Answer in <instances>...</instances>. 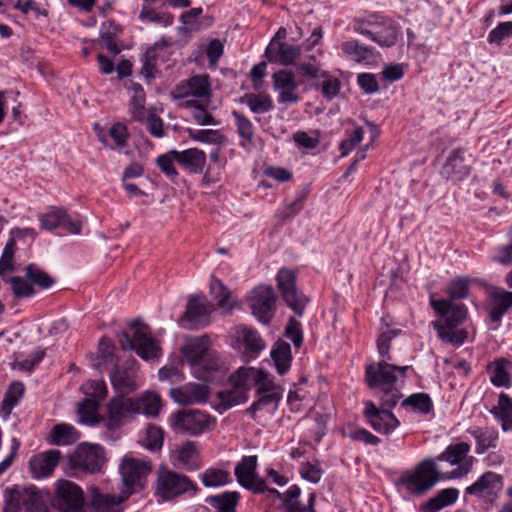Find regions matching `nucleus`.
<instances>
[{"label": "nucleus", "instance_id": "29", "mask_svg": "<svg viewBox=\"0 0 512 512\" xmlns=\"http://www.w3.org/2000/svg\"><path fill=\"white\" fill-rule=\"evenodd\" d=\"M61 457V452L56 449L48 450L33 456L29 461V467L34 478H44L54 471Z\"/></svg>", "mask_w": 512, "mask_h": 512}, {"label": "nucleus", "instance_id": "19", "mask_svg": "<svg viewBox=\"0 0 512 512\" xmlns=\"http://www.w3.org/2000/svg\"><path fill=\"white\" fill-rule=\"evenodd\" d=\"M257 456H244L235 467L239 484L254 493H264L266 483L256 474Z\"/></svg>", "mask_w": 512, "mask_h": 512}, {"label": "nucleus", "instance_id": "11", "mask_svg": "<svg viewBox=\"0 0 512 512\" xmlns=\"http://www.w3.org/2000/svg\"><path fill=\"white\" fill-rule=\"evenodd\" d=\"M55 496L60 512H87L83 490L76 483L66 479L57 480Z\"/></svg>", "mask_w": 512, "mask_h": 512}, {"label": "nucleus", "instance_id": "2", "mask_svg": "<svg viewBox=\"0 0 512 512\" xmlns=\"http://www.w3.org/2000/svg\"><path fill=\"white\" fill-rule=\"evenodd\" d=\"M389 361L381 360L367 365L365 380L368 387L375 390L383 405L395 407L402 398V393L396 385L406 378V372L410 367L397 366Z\"/></svg>", "mask_w": 512, "mask_h": 512}, {"label": "nucleus", "instance_id": "63", "mask_svg": "<svg viewBox=\"0 0 512 512\" xmlns=\"http://www.w3.org/2000/svg\"><path fill=\"white\" fill-rule=\"evenodd\" d=\"M321 78H323L321 84L322 95L328 100L333 99L339 93L340 90L339 79L334 76H331L325 71L321 74Z\"/></svg>", "mask_w": 512, "mask_h": 512}, {"label": "nucleus", "instance_id": "53", "mask_svg": "<svg viewBox=\"0 0 512 512\" xmlns=\"http://www.w3.org/2000/svg\"><path fill=\"white\" fill-rule=\"evenodd\" d=\"M82 392L86 398L96 399L98 402L103 400L108 393L106 383L103 380H89L82 384Z\"/></svg>", "mask_w": 512, "mask_h": 512}, {"label": "nucleus", "instance_id": "45", "mask_svg": "<svg viewBox=\"0 0 512 512\" xmlns=\"http://www.w3.org/2000/svg\"><path fill=\"white\" fill-rule=\"evenodd\" d=\"M99 403L96 399L85 398L78 404V413L82 423L96 425L102 420L98 412Z\"/></svg>", "mask_w": 512, "mask_h": 512}, {"label": "nucleus", "instance_id": "56", "mask_svg": "<svg viewBox=\"0 0 512 512\" xmlns=\"http://www.w3.org/2000/svg\"><path fill=\"white\" fill-rule=\"evenodd\" d=\"M163 441V430L156 425H148L142 438L143 445L149 450H158L162 447Z\"/></svg>", "mask_w": 512, "mask_h": 512}, {"label": "nucleus", "instance_id": "32", "mask_svg": "<svg viewBox=\"0 0 512 512\" xmlns=\"http://www.w3.org/2000/svg\"><path fill=\"white\" fill-rule=\"evenodd\" d=\"M174 453L179 467L187 471H194L200 467L199 452L194 442H185L178 446Z\"/></svg>", "mask_w": 512, "mask_h": 512}, {"label": "nucleus", "instance_id": "16", "mask_svg": "<svg viewBox=\"0 0 512 512\" xmlns=\"http://www.w3.org/2000/svg\"><path fill=\"white\" fill-rule=\"evenodd\" d=\"M474 158L466 149L453 150L447 157L440 171L447 180L462 181L471 172Z\"/></svg>", "mask_w": 512, "mask_h": 512}, {"label": "nucleus", "instance_id": "5", "mask_svg": "<svg viewBox=\"0 0 512 512\" xmlns=\"http://www.w3.org/2000/svg\"><path fill=\"white\" fill-rule=\"evenodd\" d=\"M353 29L380 46L391 47L395 45L399 35V27L387 17L371 15L365 20L356 21Z\"/></svg>", "mask_w": 512, "mask_h": 512}, {"label": "nucleus", "instance_id": "42", "mask_svg": "<svg viewBox=\"0 0 512 512\" xmlns=\"http://www.w3.org/2000/svg\"><path fill=\"white\" fill-rule=\"evenodd\" d=\"M210 294L217 301L218 306L227 311H231L236 304L231 299L230 290L216 277L211 278Z\"/></svg>", "mask_w": 512, "mask_h": 512}, {"label": "nucleus", "instance_id": "26", "mask_svg": "<svg viewBox=\"0 0 512 512\" xmlns=\"http://www.w3.org/2000/svg\"><path fill=\"white\" fill-rule=\"evenodd\" d=\"M169 395L174 402L180 405L204 403L209 398V388L205 384L188 383L184 386L170 389Z\"/></svg>", "mask_w": 512, "mask_h": 512}, {"label": "nucleus", "instance_id": "58", "mask_svg": "<svg viewBox=\"0 0 512 512\" xmlns=\"http://www.w3.org/2000/svg\"><path fill=\"white\" fill-rule=\"evenodd\" d=\"M401 333L400 329H386L382 331L376 341L377 350L379 355L383 358L382 360H391V355L389 354L390 350V342L392 339L397 337Z\"/></svg>", "mask_w": 512, "mask_h": 512}, {"label": "nucleus", "instance_id": "51", "mask_svg": "<svg viewBox=\"0 0 512 512\" xmlns=\"http://www.w3.org/2000/svg\"><path fill=\"white\" fill-rule=\"evenodd\" d=\"M341 48L348 57L356 62L366 61L372 53L370 48L360 45L355 40L342 43Z\"/></svg>", "mask_w": 512, "mask_h": 512}, {"label": "nucleus", "instance_id": "50", "mask_svg": "<svg viewBox=\"0 0 512 512\" xmlns=\"http://www.w3.org/2000/svg\"><path fill=\"white\" fill-rule=\"evenodd\" d=\"M232 386L231 389L223 390L218 393L220 403L225 409L244 403L248 398L245 389L237 388L235 385Z\"/></svg>", "mask_w": 512, "mask_h": 512}, {"label": "nucleus", "instance_id": "39", "mask_svg": "<svg viewBox=\"0 0 512 512\" xmlns=\"http://www.w3.org/2000/svg\"><path fill=\"white\" fill-rule=\"evenodd\" d=\"M131 93L130 113L134 120L143 121L145 119V101L146 94L144 88L138 83H131L128 86Z\"/></svg>", "mask_w": 512, "mask_h": 512}, {"label": "nucleus", "instance_id": "34", "mask_svg": "<svg viewBox=\"0 0 512 512\" xmlns=\"http://www.w3.org/2000/svg\"><path fill=\"white\" fill-rule=\"evenodd\" d=\"M79 438L80 433L74 426L66 423H60L52 428L47 437V441L52 445L67 446L76 443Z\"/></svg>", "mask_w": 512, "mask_h": 512}, {"label": "nucleus", "instance_id": "31", "mask_svg": "<svg viewBox=\"0 0 512 512\" xmlns=\"http://www.w3.org/2000/svg\"><path fill=\"white\" fill-rule=\"evenodd\" d=\"M470 452V445L466 442L448 445L445 450L439 454L435 459L438 464L439 461L448 462L450 465H459V470L466 463L473 464V457L467 458Z\"/></svg>", "mask_w": 512, "mask_h": 512}, {"label": "nucleus", "instance_id": "64", "mask_svg": "<svg viewBox=\"0 0 512 512\" xmlns=\"http://www.w3.org/2000/svg\"><path fill=\"white\" fill-rule=\"evenodd\" d=\"M469 292V281L464 278H457L448 286L447 293L450 297L449 300L465 299Z\"/></svg>", "mask_w": 512, "mask_h": 512}, {"label": "nucleus", "instance_id": "22", "mask_svg": "<svg viewBox=\"0 0 512 512\" xmlns=\"http://www.w3.org/2000/svg\"><path fill=\"white\" fill-rule=\"evenodd\" d=\"M236 347L247 357H257L266 347L265 341L253 328L239 325L234 329Z\"/></svg>", "mask_w": 512, "mask_h": 512}, {"label": "nucleus", "instance_id": "46", "mask_svg": "<svg viewBox=\"0 0 512 512\" xmlns=\"http://www.w3.org/2000/svg\"><path fill=\"white\" fill-rule=\"evenodd\" d=\"M259 375V369L241 367L231 376V382L237 388L245 389V392L248 394V391L254 386Z\"/></svg>", "mask_w": 512, "mask_h": 512}, {"label": "nucleus", "instance_id": "18", "mask_svg": "<svg viewBox=\"0 0 512 512\" xmlns=\"http://www.w3.org/2000/svg\"><path fill=\"white\" fill-rule=\"evenodd\" d=\"M107 427L116 429L132 421L138 415L132 397L114 396L107 404Z\"/></svg>", "mask_w": 512, "mask_h": 512}, {"label": "nucleus", "instance_id": "40", "mask_svg": "<svg viewBox=\"0 0 512 512\" xmlns=\"http://www.w3.org/2000/svg\"><path fill=\"white\" fill-rule=\"evenodd\" d=\"M240 102L246 104L254 114H264L274 107L272 98L265 93H247L241 97Z\"/></svg>", "mask_w": 512, "mask_h": 512}, {"label": "nucleus", "instance_id": "9", "mask_svg": "<svg viewBox=\"0 0 512 512\" xmlns=\"http://www.w3.org/2000/svg\"><path fill=\"white\" fill-rule=\"evenodd\" d=\"M170 425L176 432L198 436L205 433L214 423V419L200 410H180L173 413Z\"/></svg>", "mask_w": 512, "mask_h": 512}, {"label": "nucleus", "instance_id": "37", "mask_svg": "<svg viewBox=\"0 0 512 512\" xmlns=\"http://www.w3.org/2000/svg\"><path fill=\"white\" fill-rule=\"evenodd\" d=\"M458 497V491L453 488L441 490L435 497L430 498L421 504L420 512H438L441 509L452 505Z\"/></svg>", "mask_w": 512, "mask_h": 512}, {"label": "nucleus", "instance_id": "21", "mask_svg": "<svg viewBox=\"0 0 512 512\" xmlns=\"http://www.w3.org/2000/svg\"><path fill=\"white\" fill-rule=\"evenodd\" d=\"M172 94L176 99L195 97L201 102L204 100L208 103L211 97L209 76L207 74L194 75L177 85Z\"/></svg>", "mask_w": 512, "mask_h": 512}, {"label": "nucleus", "instance_id": "20", "mask_svg": "<svg viewBox=\"0 0 512 512\" xmlns=\"http://www.w3.org/2000/svg\"><path fill=\"white\" fill-rule=\"evenodd\" d=\"M212 310V304L204 295L191 297L180 322L189 323L191 328L205 327L210 323Z\"/></svg>", "mask_w": 512, "mask_h": 512}, {"label": "nucleus", "instance_id": "47", "mask_svg": "<svg viewBox=\"0 0 512 512\" xmlns=\"http://www.w3.org/2000/svg\"><path fill=\"white\" fill-rule=\"evenodd\" d=\"M257 400L251 405L250 411L253 413L257 411H266L269 414H273L277 408L281 399L280 391H272L271 393L257 394Z\"/></svg>", "mask_w": 512, "mask_h": 512}, {"label": "nucleus", "instance_id": "59", "mask_svg": "<svg viewBox=\"0 0 512 512\" xmlns=\"http://www.w3.org/2000/svg\"><path fill=\"white\" fill-rule=\"evenodd\" d=\"M109 136L112 138L114 145L112 149L121 150L127 144L129 137L126 125L121 122L114 123L109 129Z\"/></svg>", "mask_w": 512, "mask_h": 512}, {"label": "nucleus", "instance_id": "8", "mask_svg": "<svg viewBox=\"0 0 512 512\" xmlns=\"http://www.w3.org/2000/svg\"><path fill=\"white\" fill-rule=\"evenodd\" d=\"M3 512H49V510L34 489L14 486L4 490Z\"/></svg>", "mask_w": 512, "mask_h": 512}, {"label": "nucleus", "instance_id": "44", "mask_svg": "<svg viewBox=\"0 0 512 512\" xmlns=\"http://www.w3.org/2000/svg\"><path fill=\"white\" fill-rule=\"evenodd\" d=\"M15 246V239L13 237L9 238L0 257V277L4 282L12 276V273L15 270Z\"/></svg>", "mask_w": 512, "mask_h": 512}, {"label": "nucleus", "instance_id": "30", "mask_svg": "<svg viewBox=\"0 0 512 512\" xmlns=\"http://www.w3.org/2000/svg\"><path fill=\"white\" fill-rule=\"evenodd\" d=\"M176 162L190 173L200 174L206 164V154L198 148H189L183 151L171 150Z\"/></svg>", "mask_w": 512, "mask_h": 512}, {"label": "nucleus", "instance_id": "61", "mask_svg": "<svg viewBox=\"0 0 512 512\" xmlns=\"http://www.w3.org/2000/svg\"><path fill=\"white\" fill-rule=\"evenodd\" d=\"M65 210L61 208H55L46 214L40 216V226L45 230H53L57 227H61Z\"/></svg>", "mask_w": 512, "mask_h": 512}, {"label": "nucleus", "instance_id": "36", "mask_svg": "<svg viewBox=\"0 0 512 512\" xmlns=\"http://www.w3.org/2000/svg\"><path fill=\"white\" fill-rule=\"evenodd\" d=\"M239 499V492L225 491L217 495L208 496L205 502L217 512H235Z\"/></svg>", "mask_w": 512, "mask_h": 512}, {"label": "nucleus", "instance_id": "24", "mask_svg": "<svg viewBox=\"0 0 512 512\" xmlns=\"http://www.w3.org/2000/svg\"><path fill=\"white\" fill-rule=\"evenodd\" d=\"M273 89L278 93L279 104H294L300 100L297 93L298 83L294 73L280 70L272 75Z\"/></svg>", "mask_w": 512, "mask_h": 512}, {"label": "nucleus", "instance_id": "52", "mask_svg": "<svg viewBox=\"0 0 512 512\" xmlns=\"http://www.w3.org/2000/svg\"><path fill=\"white\" fill-rule=\"evenodd\" d=\"M205 487H219L226 485L230 478L229 473L221 469H208L200 476Z\"/></svg>", "mask_w": 512, "mask_h": 512}, {"label": "nucleus", "instance_id": "49", "mask_svg": "<svg viewBox=\"0 0 512 512\" xmlns=\"http://www.w3.org/2000/svg\"><path fill=\"white\" fill-rule=\"evenodd\" d=\"M232 116L235 121V125L237 128V133L239 137L243 140L241 145L244 147L245 142L252 144L254 138V126L248 117L234 110L232 112Z\"/></svg>", "mask_w": 512, "mask_h": 512}, {"label": "nucleus", "instance_id": "54", "mask_svg": "<svg viewBox=\"0 0 512 512\" xmlns=\"http://www.w3.org/2000/svg\"><path fill=\"white\" fill-rule=\"evenodd\" d=\"M477 442L476 453L482 454L486 450L495 446L497 439L496 433L487 429H475L471 432Z\"/></svg>", "mask_w": 512, "mask_h": 512}, {"label": "nucleus", "instance_id": "57", "mask_svg": "<svg viewBox=\"0 0 512 512\" xmlns=\"http://www.w3.org/2000/svg\"><path fill=\"white\" fill-rule=\"evenodd\" d=\"M139 18L143 23H157L162 24L164 26L171 25L173 22V17L169 13H159L153 8L143 6L140 13Z\"/></svg>", "mask_w": 512, "mask_h": 512}, {"label": "nucleus", "instance_id": "10", "mask_svg": "<svg viewBox=\"0 0 512 512\" xmlns=\"http://www.w3.org/2000/svg\"><path fill=\"white\" fill-rule=\"evenodd\" d=\"M196 494V484L186 475L173 471H161L157 479V493L164 500L173 499L185 493Z\"/></svg>", "mask_w": 512, "mask_h": 512}, {"label": "nucleus", "instance_id": "25", "mask_svg": "<svg viewBox=\"0 0 512 512\" xmlns=\"http://www.w3.org/2000/svg\"><path fill=\"white\" fill-rule=\"evenodd\" d=\"M503 487V479L494 472L484 473L476 482L468 486L466 494L474 495L479 498L493 501Z\"/></svg>", "mask_w": 512, "mask_h": 512}, {"label": "nucleus", "instance_id": "35", "mask_svg": "<svg viewBox=\"0 0 512 512\" xmlns=\"http://www.w3.org/2000/svg\"><path fill=\"white\" fill-rule=\"evenodd\" d=\"M89 492L93 512H119L120 500L114 495L101 493L96 487H90Z\"/></svg>", "mask_w": 512, "mask_h": 512}, {"label": "nucleus", "instance_id": "41", "mask_svg": "<svg viewBox=\"0 0 512 512\" xmlns=\"http://www.w3.org/2000/svg\"><path fill=\"white\" fill-rule=\"evenodd\" d=\"M512 363L504 358L494 361L489 367L490 380L497 387H508L511 384L509 368Z\"/></svg>", "mask_w": 512, "mask_h": 512}, {"label": "nucleus", "instance_id": "62", "mask_svg": "<svg viewBox=\"0 0 512 512\" xmlns=\"http://www.w3.org/2000/svg\"><path fill=\"white\" fill-rule=\"evenodd\" d=\"M299 473L303 479L316 484L321 480L323 471L318 461H307L301 464Z\"/></svg>", "mask_w": 512, "mask_h": 512}, {"label": "nucleus", "instance_id": "13", "mask_svg": "<svg viewBox=\"0 0 512 512\" xmlns=\"http://www.w3.org/2000/svg\"><path fill=\"white\" fill-rule=\"evenodd\" d=\"M276 280L288 307L295 314L301 316L308 303V298L297 290L295 273L289 269L282 268L278 271Z\"/></svg>", "mask_w": 512, "mask_h": 512}, {"label": "nucleus", "instance_id": "7", "mask_svg": "<svg viewBox=\"0 0 512 512\" xmlns=\"http://www.w3.org/2000/svg\"><path fill=\"white\" fill-rule=\"evenodd\" d=\"M5 283L10 285L16 298H28L34 295V286L49 289L55 280L37 265L29 264L25 267L23 276H11Z\"/></svg>", "mask_w": 512, "mask_h": 512}, {"label": "nucleus", "instance_id": "48", "mask_svg": "<svg viewBox=\"0 0 512 512\" xmlns=\"http://www.w3.org/2000/svg\"><path fill=\"white\" fill-rule=\"evenodd\" d=\"M403 408H411L414 412L428 414L433 409L431 397L426 393H415L401 402Z\"/></svg>", "mask_w": 512, "mask_h": 512}, {"label": "nucleus", "instance_id": "1", "mask_svg": "<svg viewBox=\"0 0 512 512\" xmlns=\"http://www.w3.org/2000/svg\"><path fill=\"white\" fill-rule=\"evenodd\" d=\"M470 470L471 463H466L459 470L443 473L438 468L436 459L425 458L413 469L403 472L398 479V484L401 485L407 493L413 496H422L430 491L438 482L462 477L468 474Z\"/></svg>", "mask_w": 512, "mask_h": 512}, {"label": "nucleus", "instance_id": "60", "mask_svg": "<svg viewBox=\"0 0 512 512\" xmlns=\"http://www.w3.org/2000/svg\"><path fill=\"white\" fill-rule=\"evenodd\" d=\"M364 130L362 127H356L348 133V137L339 144L341 156H347L363 140Z\"/></svg>", "mask_w": 512, "mask_h": 512}, {"label": "nucleus", "instance_id": "27", "mask_svg": "<svg viewBox=\"0 0 512 512\" xmlns=\"http://www.w3.org/2000/svg\"><path fill=\"white\" fill-rule=\"evenodd\" d=\"M136 377L137 363L135 360H131L124 365L116 366L114 372L110 375V381L116 391L121 393L132 392L138 388Z\"/></svg>", "mask_w": 512, "mask_h": 512}, {"label": "nucleus", "instance_id": "55", "mask_svg": "<svg viewBox=\"0 0 512 512\" xmlns=\"http://www.w3.org/2000/svg\"><path fill=\"white\" fill-rule=\"evenodd\" d=\"M185 105L187 107H194L192 117L195 122L199 125H218L219 122L205 110L204 105L201 104L200 100H187Z\"/></svg>", "mask_w": 512, "mask_h": 512}, {"label": "nucleus", "instance_id": "14", "mask_svg": "<svg viewBox=\"0 0 512 512\" xmlns=\"http://www.w3.org/2000/svg\"><path fill=\"white\" fill-rule=\"evenodd\" d=\"M275 293L270 286H258L247 297L252 314L258 321L267 324L275 313Z\"/></svg>", "mask_w": 512, "mask_h": 512}, {"label": "nucleus", "instance_id": "15", "mask_svg": "<svg viewBox=\"0 0 512 512\" xmlns=\"http://www.w3.org/2000/svg\"><path fill=\"white\" fill-rule=\"evenodd\" d=\"M393 407L376 406L372 401L365 402L364 416L369 425L378 433L390 434L400 426V421L391 411Z\"/></svg>", "mask_w": 512, "mask_h": 512}, {"label": "nucleus", "instance_id": "28", "mask_svg": "<svg viewBox=\"0 0 512 512\" xmlns=\"http://www.w3.org/2000/svg\"><path fill=\"white\" fill-rule=\"evenodd\" d=\"M301 54V47L296 44H289L273 39L266 48V55L270 62L279 63L284 66L294 64Z\"/></svg>", "mask_w": 512, "mask_h": 512}, {"label": "nucleus", "instance_id": "12", "mask_svg": "<svg viewBox=\"0 0 512 512\" xmlns=\"http://www.w3.org/2000/svg\"><path fill=\"white\" fill-rule=\"evenodd\" d=\"M104 462V449L97 444L82 443L70 456L72 468L90 474L99 472Z\"/></svg>", "mask_w": 512, "mask_h": 512}, {"label": "nucleus", "instance_id": "6", "mask_svg": "<svg viewBox=\"0 0 512 512\" xmlns=\"http://www.w3.org/2000/svg\"><path fill=\"white\" fill-rule=\"evenodd\" d=\"M130 329L133 331L132 336L128 332L120 335L119 343L123 350H134L144 360L160 356V347L146 325L135 320L130 324Z\"/></svg>", "mask_w": 512, "mask_h": 512}, {"label": "nucleus", "instance_id": "17", "mask_svg": "<svg viewBox=\"0 0 512 512\" xmlns=\"http://www.w3.org/2000/svg\"><path fill=\"white\" fill-rule=\"evenodd\" d=\"M119 470L123 484L127 492L131 494L136 487L141 486L142 480L150 474L152 467L150 462L147 460L137 459L131 455H126L122 459Z\"/></svg>", "mask_w": 512, "mask_h": 512}, {"label": "nucleus", "instance_id": "33", "mask_svg": "<svg viewBox=\"0 0 512 512\" xmlns=\"http://www.w3.org/2000/svg\"><path fill=\"white\" fill-rule=\"evenodd\" d=\"M138 415L143 414L148 418H155L161 409L160 396L152 391H145L137 397H132Z\"/></svg>", "mask_w": 512, "mask_h": 512}, {"label": "nucleus", "instance_id": "4", "mask_svg": "<svg viewBox=\"0 0 512 512\" xmlns=\"http://www.w3.org/2000/svg\"><path fill=\"white\" fill-rule=\"evenodd\" d=\"M181 352L197 379L211 380L213 372L219 370L221 366L218 353L211 349V340L208 335L190 339L182 347Z\"/></svg>", "mask_w": 512, "mask_h": 512}, {"label": "nucleus", "instance_id": "23", "mask_svg": "<svg viewBox=\"0 0 512 512\" xmlns=\"http://www.w3.org/2000/svg\"><path fill=\"white\" fill-rule=\"evenodd\" d=\"M512 308V291L493 288L488 291L485 310L490 321L499 325L503 316Z\"/></svg>", "mask_w": 512, "mask_h": 512}, {"label": "nucleus", "instance_id": "38", "mask_svg": "<svg viewBox=\"0 0 512 512\" xmlns=\"http://www.w3.org/2000/svg\"><path fill=\"white\" fill-rule=\"evenodd\" d=\"M271 358L277 372L280 375L285 374L290 369L292 361L290 345L285 341H277L271 350Z\"/></svg>", "mask_w": 512, "mask_h": 512}, {"label": "nucleus", "instance_id": "3", "mask_svg": "<svg viewBox=\"0 0 512 512\" xmlns=\"http://www.w3.org/2000/svg\"><path fill=\"white\" fill-rule=\"evenodd\" d=\"M430 304L440 316L439 321L432 323L438 337L455 346H460L467 338V332L459 328L466 318L467 310L463 304H455L447 299H431Z\"/></svg>", "mask_w": 512, "mask_h": 512}, {"label": "nucleus", "instance_id": "43", "mask_svg": "<svg viewBox=\"0 0 512 512\" xmlns=\"http://www.w3.org/2000/svg\"><path fill=\"white\" fill-rule=\"evenodd\" d=\"M491 413L501 422L503 430H512V400L506 394L499 395L498 404Z\"/></svg>", "mask_w": 512, "mask_h": 512}]
</instances>
